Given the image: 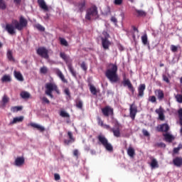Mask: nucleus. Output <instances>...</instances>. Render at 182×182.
<instances>
[{"mask_svg":"<svg viewBox=\"0 0 182 182\" xmlns=\"http://www.w3.org/2000/svg\"><path fill=\"white\" fill-rule=\"evenodd\" d=\"M176 102H178V103H182V95L178 94L176 96Z\"/></svg>","mask_w":182,"mask_h":182,"instance_id":"37998d69","label":"nucleus"},{"mask_svg":"<svg viewBox=\"0 0 182 182\" xmlns=\"http://www.w3.org/2000/svg\"><path fill=\"white\" fill-rule=\"evenodd\" d=\"M173 164L176 166V167H181L182 166V158L180 156H177L173 159Z\"/></svg>","mask_w":182,"mask_h":182,"instance_id":"dca6fc26","label":"nucleus"},{"mask_svg":"<svg viewBox=\"0 0 182 182\" xmlns=\"http://www.w3.org/2000/svg\"><path fill=\"white\" fill-rule=\"evenodd\" d=\"M144 90H146V85L141 84L138 87V96L139 97H143V96H144Z\"/></svg>","mask_w":182,"mask_h":182,"instance_id":"ddd939ff","label":"nucleus"},{"mask_svg":"<svg viewBox=\"0 0 182 182\" xmlns=\"http://www.w3.org/2000/svg\"><path fill=\"white\" fill-rule=\"evenodd\" d=\"M1 82H11V76L7 75H4L1 78Z\"/></svg>","mask_w":182,"mask_h":182,"instance_id":"4c0bfd02","label":"nucleus"},{"mask_svg":"<svg viewBox=\"0 0 182 182\" xmlns=\"http://www.w3.org/2000/svg\"><path fill=\"white\" fill-rule=\"evenodd\" d=\"M40 73H41L42 75H46V73H48V68L47 67H41L40 68Z\"/></svg>","mask_w":182,"mask_h":182,"instance_id":"ea45409f","label":"nucleus"},{"mask_svg":"<svg viewBox=\"0 0 182 182\" xmlns=\"http://www.w3.org/2000/svg\"><path fill=\"white\" fill-rule=\"evenodd\" d=\"M35 28H36V29H38V31H41V32H44L45 31V28L42 26V25L41 24H36L35 26Z\"/></svg>","mask_w":182,"mask_h":182,"instance_id":"79ce46f5","label":"nucleus"},{"mask_svg":"<svg viewBox=\"0 0 182 182\" xmlns=\"http://www.w3.org/2000/svg\"><path fill=\"white\" fill-rule=\"evenodd\" d=\"M141 42L144 45H147L149 42L147 34L145 33L144 36H141Z\"/></svg>","mask_w":182,"mask_h":182,"instance_id":"c9c22d12","label":"nucleus"},{"mask_svg":"<svg viewBox=\"0 0 182 182\" xmlns=\"http://www.w3.org/2000/svg\"><path fill=\"white\" fill-rule=\"evenodd\" d=\"M6 57L9 60H10V62H15V58H14V55L12 54V50H8Z\"/></svg>","mask_w":182,"mask_h":182,"instance_id":"c85d7f7f","label":"nucleus"},{"mask_svg":"<svg viewBox=\"0 0 182 182\" xmlns=\"http://www.w3.org/2000/svg\"><path fill=\"white\" fill-rule=\"evenodd\" d=\"M64 93L68 96V97H70V91L69 90V88H65L64 90Z\"/></svg>","mask_w":182,"mask_h":182,"instance_id":"864d4df0","label":"nucleus"},{"mask_svg":"<svg viewBox=\"0 0 182 182\" xmlns=\"http://www.w3.org/2000/svg\"><path fill=\"white\" fill-rule=\"evenodd\" d=\"M60 57L65 62L66 65H68V63H69L70 57L68 55H66V53L61 52L60 53Z\"/></svg>","mask_w":182,"mask_h":182,"instance_id":"4be33fe9","label":"nucleus"},{"mask_svg":"<svg viewBox=\"0 0 182 182\" xmlns=\"http://www.w3.org/2000/svg\"><path fill=\"white\" fill-rule=\"evenodd\" d=\"M42 101L43 103H47V105H49L50 103V101H49L46 97H43L42 98Z\"/></svg>","mask_w":182,"mask_h":182,"instance_id":"5fc2aeb1","label":"nucleus"},{"mask_svg":"<svg viewBox=\"0 0 182 182\" xmlns=\"http://www.w3.org/2000/svg\"><path fill=\"white\" fill-rule=\"evenodd\" d=\"M98 120V124H100V126L103 127V122L101 120V119L100 117L97 118Z\"/></svg>","mask_w":182,"mask_h":182,"instance_id":"052dcab7","label":"nucleus"},{"mask_svg":"<svg viewBox=\"0 0 182 182\" xmlns=\"http://www.w3.org/2000/svg\"><path fill=\"white\" fill-rule=\"evenodd\" d=\"M155 146H156V147H160L161 149H166V144L163 142L157 143Z\"/></svg>","mask_w":182,"mask_h":182,"instance_id":"c03bdc74","label":"nucleus"},{"mask_svg":"<svg viewBox=\"0 0 182 182\" xmlns=\"http://www.w3.org/2000/svg\"><path fill=\"white\" fill-rule=\"evenodd\" d=\"M155 95L159 100L164 99V92L161 90H156Z\"/></svg>","mask_w":182,"mask_h":182,"instance_id":"a211bd4d","label":"nucleus"},{"mask_svg":"<svg viewBox=\"0 0 182 182\" xmlns=\"http://www.w3.org/2000/svg\"><path fill=\"white\" fill-rule=\"evenodd\" d=\"M173 154H178V153L180 151V149L178 148H174L173 149Z\"/></svg>","mask_w":182,"mask_h":182,"instance_id":"bf43d9fd","label":"nucleus"},{"mask_svg":"<svg viewBox=\"0 0 182 182\" xmlns=\"http://www.w3.org/2000/svg\"><path fill=\"white\" fill-rule=\"evenodd\" d=\"M9 103V98L8 95H4L1 99V101L0 102V107L1 109H5L6 107V105Z\"/></svg>","mask_w":182,"mask_h":182,"instance_id":"6e6552de","label":"nucleus"},{"mask_svg":"<svg viewBox=\"0 0 182 182\" xmlns=\"http://www.w3.org/2000/svg\"><path fill=\"white\" fill-rule=\"evenodd\" d=\"M56 75L60 77V79L63 82V83H68V80L65 78V75H63V73L60 71V70H58L56 71Z\"/></svg>","mask_w":182,"mask_h":182,"instance_id":"aec40b11","label":"nucleus"},{"mask_svg":"<svg viewBox=\"0 0 182 182\" xmlns=\"http://www.w3.org/2000/svg\"><path fill=\"white\" fill-rule=\"evenodd\" d=\"M110 68L107 69L105 72L106 77L111 82V83H117L119 82V75H117V65L111 63Z\"/></svg>","mask_w":182,"mask_h":182,"instance_id":"f03ea898","label":"nucleus"},{"mask_svg":"<svg viewBox=\"0 0 182 182\" xmlns=\"http://www.w3.org/2000/svg\"><path fill=\"white\" fill-rule=\"evenodd\" d=\"M129 117H131L132 120H134V119L136 118V114H130Z\"/></svg>","mask_w":182,"mask_h":182,"instance_id":"338daca9","label":"nucleus"},{"mask_svg":"<svg viewBox=\"0 0 182 182\" xmlns=\"http://www.w3.org/2000/svg\"><path fill=\"white\" fill-rule=\"evenodd\" d=\"M23 109L22 106H15V107H11V110L14 113H16V112H21Z\"/></svg>","mask_w":182,"mask_h":182,"instance_id":"2f4dec72","label":"nucleus"},{"mask_svg":"<svg viewBox=\"0 0 182 182\" xmlns=\"http://www.w3.org/2000/svg\"><path fill=\"white\" fill-rule=\"evenodd\" d=\"M23 116H20L17 117H14L13 121L10 122L11 124H16V123H22L23 122Z\"/></svg>","mask_w":182,"mask_h":182,"instance_id":"412c9836","label":"nucleus"},{"mask_svg":"<svg viewBox=\"0 0 182 182\" xmlns=\"http://www.w3.org/2000/svg\"><path fill=\"white\" fill-rule=\"evenodd\" d=\"M0 9L5 11L6 9V2L5 0H0Z\"/></svg>","mask_w":182,"mask_h":182,"instance_id":"f704fd0d","label":"nucleus"},{"mask_svg":"<svg viewBox=\"0 0 182 182\" xmlns=\"http://www.w3.org/2000/svg\"><path fill=\"white\" fill-rule=\"evenodd\" d=\"M106 33L105 37V38L102 37L101 41H102V48L105 50H109L110 45H112V43L109 41V38H110V36L107 34V33Z\"/></svg>","mask_w":182,"mask_h":182,"instance_id":"0eeeda50","label":"nucleus"},{"mask_svg":"<svg viewBox=\"0 0 182 182\" xmlns=\"http://www.w3.org/2000/svg\"><path fill=\"white\" fill-rule=\"evenodd\" d=\"M114 4L117 5L118 6H120V5L123 4V0H114Z\"/></svg>","mask_w":182,"mask_h":182,"instance_id":"a18cd8bd","label":"nucleus"},{"mask_svg":"<svg viewBox=\"0 0 182 182\" xmlns=\"http://www.w3.org/2000/svg\"><path fill=\"white\" fill-rule=\"evenodd\" d=\"M61 117L67 119V123H70V119L69 114H61Z\"/></svg>","mask_w":182,"mask_h":182,"instance_id":"8fccbe9b","label":"nucleus"},{"mask_svg":"<svg viewBox=\"0 0 182 182\" xmlns=\"http://www.w3.org/2000/svg\"><path fill=\"white\" fill-rule=\"evenodd\" d=\"M37 2L38 6H40L41 9H43L46 12H48V11H49V8L48 7V5H46V2H45V0H38Z\"/></svg>","mask_w":182,"mask_h":182,"instance_id":"9b49d317","label":"nucleus"},{"mask_svg":"<svg viewBox=\"0 0 182 182\" xmlns=\"http://www.w3.org/2000/svg\"><path fill=\"white\" fill-rule=\"evenodd\" d=\"M163 80L166 82V83H170V80H168V77H167L166 75H163Z\"/></svg>","mask_w":182,"mask_h":182,"instance_id":"6e6d98bb","label":"nucleus"},{"mask_svg":"<svg viewBox=\"0 0 182 182\" xmlns=\"http://www.w3.org/2000/svg\"><path fill=\"white\" fill-rule=\"evenodd\" d=\"M164 137L165 141H167L168 143H171V141L174 140V137L170 134H164Z\"/></svg>","mask_w":182,"mask_h":182,"instance_id":"b1692460","label":"nucleus"},{"mask_svg":"<svg viewBox=\"0 0 182 182\" xmlns=\"http://www.w3.org/2000/svg\"><path fill=\"white\" fill-rule=\"evenodd\" d=\"M68 136L70 139H65L64 143L65 144H67V146H69L70 143H75V138L73 137V134H72V132H68Z\"/></svg>","mask_w":182,"mask_h":182,"instance_id":"f8f14e48","label":"nucleus"},{"mask_svg":"<svg viewBox=\"0 0 182 182\" xmlns=\"http://www.w3.org/2000/svg\"><path fill=\"white\" fill-rule=\"evenodd\" d=\"M14 76L17 80H19V82H23V76L19 71H14Z\"/></svg>","mask_w":182,"mask_h":182,"instance_id":"a878e982","label":"nucleus"},{"mask_svg":"<svg viewBox=\"0 0 182 182\" xmlns=\"http://www.w3.org/2000/svg\"><path fill=\"white\" fill-rule=\"evenodd\" d=\"M90 90L92 95H97V90H96V87L95 86L90 85Z\"/></svg>","mask_w":182,"mask_h":182,"instance_id":"58836bf2","label":"nucleus"},{"mask_svg":"<svg viewBox=\"0 0 182 182\" xmlns=\"http://www.w3.org/2000/svg\"><path fill=\"white\" fill-rule=\"evenodd\" d=\"M14 164L17 167H21L23 164H25V158L23 157H17L14 161Z\"/></svg>","mask_w":182,"mask_h":182,"instance_id":"4468645a","label":"nucleus"},{"mask_svg":"<svg viewBox=\"0 0 182 182\" xmlns=\"http://www.w3.org/2000/svg\"><path fill=\"white\" fill-rule=\"evenodd\" d=\"M97 15V7L96 6H92L87 11L85 18L87 19V21H90V19H92V16H96Z\"/></svg>","mask_w":182,"mask_h":182,"instance_id":"39448f33","label":"nucleus"},{"mask_svg":"<svg viewBox=\"0 0 182 182\" xmlns=\"http://www.w3.org/2000/svg\"><path fill=\"white\" fill-rule=\"evenodd\" d=\"M142 133H143L144 136H145L146 137L150 136V133H149V132L146 129H143Z\"/></svg>","mask_w":182,"mask_h":182,"instance_id":"603ef678","label":"nucleus"},{"mask_svg":"<svg viewBox=\"0 0 182 182\" xmlns=\"http://www.w3.org/2000/svg\"><path fill=\"white\" fill-rule=\"evenodd\" d=\"M178 114H182V108H180V109L178 110Z\"/></svg>","mask_w":182,"mask_h":182,"instance_id":"774afa93","label":"nucleus"},{"mask_svg":"<svg viewBox=\"0 0 182 182\" xmlns=\"http://www.w3.org/2000/svg\"><path fill=\"white\" fill-rule=\"evenodd\" d=\"M73 153V156L76 157V159H79V150L74 149Z\"/></svg>","mask_w":182,"mask_h":182,"instance_id":"de8ad7c7","label":"nucleus"},{"mask_svg":"<svg viewBox=\"0 0 182 182\" xmlns=\"http://www.w3.org/2000/svg\"><path fill=\"white\" fill-rule=\"evenodd\" d=\"M159 120H164L165 119L164 114H159Z\"/></svg>","mask_w":182,"mask_h":182,"instance_id":"680f3d73","label":"nucleus"},{"mask_svg":"<svg viewBox=\"0 0 182 182\" xmlns=\"http://www.w3.org/2000/svg\"><path fill=\"white\" fill-rule=\"evenodd\" d=\"M30 126L31 127H33V129H36L37 130H38V132H45V127L36 124V123H33V122H31L30 123Z\"/></svg>","mask_w":182,"mask_h":182,"instance_id":"6ab92c4d","label":"nucleus"},{"mask_svg":"<svg viewBox=\"0 0 182 182\" xmlns=\"http://www.w3.org/2000/svg\"><path fill=\"white\" fill-rule=\"evenodd\" d=\"M37 54L44 59H49V51L45 47H40L36 50Z\"/></svg>","mask_w":182,"mask_h":182,"instance_id":"423d86ee","label":"nucleus"},{"mask_svg":"<svg viewBox=\"0 0 182 182\" xmlns=\"http://www.w3.org/2000/svg\"><path fill=\"white\" fill-rule=\"evenodd\" d=\"M12 23H14V27L12 24L8 23L6 25L5 29L9 35H15L16 33L15 29H17V31H22V29L26 28L28 25V21L21 16L19 18V21H18V20H13Z\"/></svg>","mask_w":182,"mask_h":182,"instance_id":"f257e3e1","label":"nucleus"},{"mask_svg":"<svg viewBox=\"0 0 182 182\" xmlns=\"http://www.w3.org/2000/svg\"><path fill=\"white\" fill-rule=\"evenodd\" d=\"M90 153L92 156H95L96 154V151L95 149H91Z\"/></svg>","mask_w":182,"mask_h":182,"instance_id":"69168bd1","label":"nucleus"},{"mask_svg":"<svg viewBox=\"0 0 182 182\" xmlns=\"http://www.w3.org/2000/svg\"><path fill=\"white\" fill-rule=\"evenodd\" d=\"M67 66L72 76H73V77H76V76H77V74L76 73V70H75V68H73V65H72V63H68Z\"/></svg>","mask_w":182,"mask_h":182,"instance_id":"f3484780","label":"nucleus"},{"mask_svg":"<svg viewBox=\"0 0 182 182\" xmlns=\"http://www.w3.org/2000/svg\"><path fill=\"white\" fill-rule=\"evenodd\" d=\"M111 133H113L114 137H120V127L119 125H116L114 128L110 129Z\"/></svg>","mask_w":182,"mask_h":182,"instance_id":"9d476101","label":"nucleus"},{"mask_svg":"<svg viewBox=\"0 0 182 182\" xmlns=\"http://www.w3.org/2000/svg\"><path fill=\"white\" fill-rule=\"evenodd\" d=\"M151 167H152V168H158L159 162H157V160L156 159H151Z\"/></svg>","mask_w":182,"mask_h":182,"instance_id":"7c9ffc66","label":"nucleus"},{"mask_svg":"<svg viewBox=\"0 0 182 182\" xmlns=\"http://www.w3.org/2000/svg\"><path fill=\"white\" fill-rule=\"evenodd\" d=\"M97 140L101 144H102L106 150L107 151H113V146L110 143H109V141L107 140V137L105 136V135H98Z\"/></svg>","mask_w":182,"mask_h":182,"instance_id":"20e7f679","label":"nucleus"},{"mask_svg":"<svg viewBox=\"0 0 182 182\" xmlns=\"http://www.w3.org/2000/svg\"><path fill=\"white\" fill-rule=\"evenodd\" d=\"M75 103H76V107H77V109H80V110L83 109V101L80 100H77L75 101Z\"/></svg>","mask_w":182,"mask_h":182,"instance_id":"473e14b6","label":"nucleus"},{"mask_svg":"<svg viewBox=\"0 0 182 182\" xmlns=\"http://www.w3.org/2000/svg\"><path fill=\"white\" fill-rule=\"evenodd\" d=\"M77 8L79 9L80 12H83L86 8V1L83 0L82 1L78 3Z\"/></svg>","mask_w":182,"mask_h":182,"instance_id":"393cba45","label":"nucleus"},{"mask_svg":"<svg viewBox=\"0 0 182 182\" xmlns=\"http://www.w3.org/2000/svg\"><path fill=\"white\" fill-rule=\"evenodd\" d=\"M179 123L182 126V114H179Z\"/></svg>","mask_w":182,"mask_h":182,"instance_id":"0e129e2a","label":"nucleus"},{"mask_svg":"<svg viewBox=\"0 0 182 182\" xmlns=\"http://www.w3.org/2000/svg\"><path fill=\"white\" fill-rule=\"evenodd\" d=\"M156 114H164V109L163 107H160L159 109H156Z\"/></svg>","mask_w":182,"mask_h":182,"instance_id":"a19ab883","label":"nucleus"},{"mask_svg":"<svg viewBox=\"0 0 182 182\" xmlns=\"http://www.w3.org/2000/svg\"><path fill=\"white\" fill-rule=\"evenodd\" d=\"M178 50V48L174 45L171 46V52L176 53Z\"/></svg>","mask_w":182,"mask_h":182,"instance_id":"49530a36","label":"nucleus"},{"mask_svg":"<svg viewBox=\"0 0 182 182\" xmlns=\"http://www.w3.org/2000/svg\"><path fill=\"white\" fill-rule=\"evenodd\" d=\"M129 112V114H137V107L136 105L132 104L130 105Z\"/></svg>","mask_w":182,"mask_h":182,"instance_id":"bb28decb","label":"nucleus"},{"mask_svg":"<svg viewBox=\"0 0 182 182\" xmlns=\"http://www.w3.org/2000/svg\"><path fill=\"white\" fill-rule=\"evenodd\" d=\"M46 91L45 94L49 96L51 99H53V94L52 92H55L57 95H60V91L58 87V85L53 82H47L45 85Z\"/></svg>","mask_w":182,"mask_h":182,"instance_id":"7ed1b4c3","label":"nucleus"},{"mask_svg":"<svg viewBox=\"0 0 182 182\" xmlns=\"http://www.w3.org/2000/svg\"><path fill=\"white\" fill-rule=\"evenodd\" d=\"M135 12L137 14V16H146V15H147L146 11H144L143 10H137V9H136Z\"/></svg>","mask_w":182,"mask_h":182,"instance_id":"72a5a7b5","label":"nucleus"},{"mask_svg":"<svg viewBox=\"0 0 182 182\" xmlns=\"http://www.w3.org/2000/svg\"><path fill=\"white\" fill-rule=\"evenodd\" d=\"M127 154L129 157H134L136 156V151H134V148L129 146L127 149Z\"/></svg>","mask_w":182,"mask_h":182,"instance_id":"cd10ccee","label":"nucleus"},{"mask_svg":"<svg viewBox=\"0 0 182 182\" xmlns=\"http://www.w3.org/2000/svg\"><path fill=\"white\" fill-rule=\"evenodd\" d=\"M149 102H151V103H156V96L153 95L149 97Z\"/></svg>","mask_w":182,"mask_h":182,"instance_id":"3c124183","label":"nucleus"},{"mask_svg":"<svg viewBox=\"0 0 182 182\" xmlns=\"http://www.w3.org/2000/svg\"><path fill=\"white\" fill-rule=\"evenodd\" d=\"M59 40H60V45H62L63 46H69V43H68V41H66V39L63 38H60Z\"/></svg>","mask_w":182,"mask_h":182,"instance_id":"e433bc0d","label":"nucleus"},{"mask_svg":"<svg viewBox=\"0 0 182 182\" xmlns=\"http://www.w3.org/2000/svg\"><path fill=\"white\" fill-rule=\"evenodd\" d=\"M20 96L22 99H29V97H31V94L26 91H23L21 92Z\"/></svg>","mask_w":182,"mask_h":182,"instance_id":"c756f323","label":"nucleus"},{"mask_svg":"<svg viewBox=\"0 0 182 182\" xmlns=\"http://www.w3.org/2000/svg\"><path fill=\"white\" fill-rule=\"evenodd\" d=\"M170 130V127H168V124H163L160 125V128L159 129V132H164L165 133H167Z\"/></svg>","mask_w":182,"mask_h":182,"instance_id":"5701e85b","label":"nucleus"},{"mask_svg":"<svg viewBox=\"0 0 182 182\" xmlns=\"http://www.w3.org/2000/svg\"><path fill=\"white\" fill-rule=\"evenodd\" d=\"M81 68L82 69V70H85L86 72V70H87V66H86V63L82 62L81 63Z\"/></svg>","mask_w":182,"mask_h":182,"instance_id":"09e8293b","label":"nucleus"},{"mask_svg":"<svg viewBox=\"0 0 182 182\" xmlns=\"http://www.w3.org/2000/svg\"><path fill=\"white\" fill-rule=\"evenodd\" d=\"M103 114H113V108L110 106H106L102 109Z\"/></svg>","mask_w":182,"mask_h":182,"instance_id":"2eb2a0df","label":"nucleus"},{"mask_svg":"<svg viewBox=\"0 0 182 182\" xmlns=\"http://www.w3.org/2000/svg\"><path fill=\"white\" fill-rule=\"evenodd\" d=\"M124 86H127L128 89H129L130 91H132V93H134V87H133V85L130 82V80L129 79H124L123 81Z\"/></svg>","mask_w":182,"mask_h":182,"instance_id":"1a4fd4ad","label":"nucleus"},{"mask_svg":"<svg viewBox=\"0 0 182 182\" xmlns=\"http://www.w3.org/2000/svg\"><path fill=\"white\" fill-rule=\"evenodd\" d=\"M111 21L113 22V23H114V25H117V18H116V17L112 16Z\"/></svg>","mask_w":182,"mask_h":182,"instance_id":"13d9d810","label":"nucleus"},{"mask_svg":"<svg viewBox=\"0 0 182 182\" xmlns=\"http://www.w3.org/2000/svg\"><path fill=\"white\" fill-rule=\"evenodd\" d=\"M104 127L105 129H107V130H109V132H110V129H113V128H111L110 126L107 124L104 125Z\"/></svg>","mask_w":182,"mask_h":182,"instance_id":"e2e57ef3","label":"nucleus"},{"mask_svg":"<svg viewBox=\"0 0 182 182\" xmlns=\"http://www.w3.org/2000/svg\"><path fill=\"white\" fill-rule=\"evenodd\" d=\"M54 178L55 181H59V180H60V175H59L58 173H55Z\"/></svg>","mask_w":182,"mask_h":182,"instance_id":"4d7b16f0","label":"nucleus"}]
</instances>
